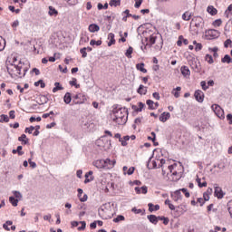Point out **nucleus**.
Returning a JSON list of instances; mask_svg holds the SVG:
<instances>
[{"label":"nucleus","instance_id":"4c0bfd02","mask_svg":"<svg viewBox=\"0 0 232 232\" xmlns=\"http://www.w3.org/2000/svg\"><path fill=\"white\" fill-rule=\"evenodd\" d=\"M110 6H121V0H111L109 3Z\"/></svg>","mask_w":232,"mask_h":232},{"label":"nucleus","instance_id":"72a5a7b5","mask_svg":"<svg viewBox=\"0 0 232 232\" xmlns=\"http://www.w3.org/2000/svg\"><path fill=\"white\" fill-rule=\"evenodd\" d=\"M147 106H149L150 110H157V107H155V102L151 100H147Z\"/></svg>","mask_w":232,"mask_h":232},{"label":"nucleus","instance_id":"c756f323","mask_svg":"<svg viewBox=\"0 0 232 232\" xmlns=\"http://www.w3.org/2000/svg\"><path fill=\"white\" fill-rule=\"evenodd\" d=\"M180 189L179 190H176L174 192V200L177 202L178 200H182V194L180 193Z\"/></svg>","mask_w":232,"mask_h":232},{"label":"nucleus","instance_id":"c03bdc74","mask_svg":"<svg viewBox=\"0 0 232 232\" xmlns=\"http://www.w3.org/2000/svg\"><path fill=\"white\" fill-rule=\"evenodd\" d=\"M34 86H40L41 88H45L46 83L43 80H39L38 82H34Z\"/></svg>","mask_w":232,"mask_h":232},{"label":"nucleus","instance_id":"bf43d9fd","mask_svg":"<svg viewBox=\"0 0 232 232\" xmlns=\"http://www.w3.org/2000/svg\"><path fill=\"white\" fill-rule=\"evenodd\" d=\"M41 117H37V118H35V117H34V116H32L30 119H29V121H30V122H35V121H37V122H41Z\"/></svg>","mask_w":232,"mask_h":232},{"label":"nucleus","instance_id":"6e6552de","mask_svg":"<svg viewBox=\"0 0 232 232\" xmlns=\"http://www.w3.org/2000/svg\"><path fill=\"white\" fill-rule=\"evenodd\" d=\"M115 164H117V160H103L104 169H113V168H115Z\"/></svg>","mask_w":232,"mask_h":232},{"label":"nucleus","instance_id":"aec40b11","mask_svg":"<svg viewBox=\"0 0 232 232\" xmlns=\"http://www.w3.org/2000/svg\"><path fill=\"white\" fill-rule=\"evenodd\" d=\"M49 15L57 17V15H59V11H57V9H55L53 6L50 5L49 6V12H48Z\"/></svg>","mask_w":232,"mask_h":232},{"label":"nucleus","instance_id":"f03ea898","mask_svg":"<svg viewBox=\"0 0 232 232\" xmlns=\"http://www.w3.org/2000/svg\"><path fill=\"white\" fill-rule=\"evenodd\" d=\"M112 121L118 126H124L128 122V109L120 108L113 111Z\"/></svg>","mask_w":232,"mask_h":232},{"label":"nucleus","instance_id":"a211bd4d","mask_svg":"<svg viewBox=\"0 0 232 232\" xmlns=\"http://www.w3.org/2000/svg\"><path fill=\"white\" fill-rule=\"evenodd\" d=\"M171 117V114L169 112H163L160 116V122H166Z\"/></svg>","mask_w":232,"mask_h":232},{"label":"nucleus","instance_id":"39448f33","mask_svg":"<svg viewBox=\"0 0 232 232\" xmlns=\"http://www.w3.org/2000/svg\"><path fill=\"white\" fill-rule=\"evenodd\" d=\"M88 101V96L82 92L76 93L72 96L73 104H84Z\"/></svg>","mask_w":232,"mask_h":232},{"label":"nucleus","instance_id":"69168bd1","mask_svg":"<svg viewBox=\"0 0 232 232\" xmlns=\"http://www.w3.org/2000/svg\"><path fill=\"white\" fill-rule=\"evenodd\" d=\"M17 26H19V20H15L12 24V28L15 29V28H17Z\"/></svg>","mask_w":232,"mask_h":232},{"label":"nucleus","instance_id":"7c9ffc66","mask_svg":"<svg viewBox=\"0 0 232 232\" xmlns=\"http://www.w3.org/2000/svg\"><path fill=\"white\" fill-rule=\"evenodd\" d=\"M180 90H182L181 87H177L176 89L172 90V95H174L176 99H179V97H180Z\"/></svg>","mask_w":232,"mask_h":232},{"label":"nucleus","instance_id":"4d7b16f0","mask_svg":"<svg viewBox=\"0 0 232 232\" xmlns=\"http://www.w3.org/2000/svg\"><path fill=\"white\" fill-rule=\"evenodd\" d=\"M88 41H90V38L87 36H83V37H81L80 44H84V43H88Z\"/></svg>","mask_w":232,"mask_h":232},{"label":"nucleus","instance_id":"e2e57ef3","mask_svg":"<svg viewBox=\"0 0 232 232\" xmlns=\"http://www.w3.org/2000/svg\"><path fill=\"white\" fill-rule=\"evenodd\" d=\"M134 172H135V167H130L127 170V175H133Z\"/></svg>","mask_w":232,"mask_h":232},{"label":"nucleus","instance_id":"5701e85b","mask_svg":"<svg viewBox=\"0 0 232 232\" xmlns=\"http://www.w3.org/2000/svg\"><path fill=\"white\" fill-rule=\"evenodd\" d=\"M149 211L150 213H153V211H159V209H160V206L159 205H153V203H149Z\"/></svg>","mask_w":232,"mask_h":232},{"label":"nucleus","instance_id":"49530a36","mask_svg":"<svg viewBox=\"0 0 232 232\" xmlns=\"http://www.w3.org/2000/svg\"><path fill=\"white\" fill-rule=\"evenodd\" d=\"M225 15H227V17H229V15H232V4L225 11Z\"/></svg>","mask_w":232,"mask_h":232},{"label":"nucleus","instance_id":"0e129e2a","mask_svg":"<svg viewBox=\"0 0 232 232\" xmlns=\"http://www.w3.org/2000/svg\"><path fill=\"white\" fill-rule=\"evenodd\" d=\"M182 39H184V36L183 35H179V40L177 42V45L178 46H182Z\"/></svg>","mask_w":232,"mask_h":232},{"label":"nucleus","instance_id":"79ce46f5","mask_svg":"<svg viewBox=\"0 0 232 232\" xmlns=\"http://www.w3.org/2000/svg\"><path fill=\"white\" fill-rule=\"evenodd\" d=\"M165 205L169 206V209H171V211H175V205L171 204V201L169 199L165 200Z\"/></svg>","mask_w":232,"mask_h":232},{"label":"nucleus","instance_id":"37998d69","mask_svg":"<svg viewBox=\"0 0 232 232\" xmlns=\"http://www.w3.org/2000/svg\"><path fill=\"white\" fill-rule=\"evenodd\" d=\"M14 222L8 220L3 225V227L5 229V231H10V227H8V226H12Z\"/></svg>","mask_w":232,"mask_h":232},{"label":"nucleus","instance_id":"f257e3e1","mask_svg":"<svg viewBox=\"0 0 232 232\" xmlns=\"http://www.w3.org/2000/svg\"><path fill=\"white\" fill-rule=\"evenodd\" d=\"M17 63V58H13V63L7 66V72L9 75L13 79H19L21 77H24L26 74V69L24 67V64L22 63H19V64L15 63Z\"/></svg>","mask_w":232,"mask_h":232},{"label":"nucleus","instance_id":"e433bc0d","mask_svg":"<svg viewBox=\"0 0 232 232\" xmlns=\"http://www.w3.org/2000/svg\"><path fill=\"white\" fill-rule=\"evenodd\" d=\"M9 202H11L12 206H14L15 208V207H17V204H19V199H16L14 197H10Z\"/></svg>","mask_w":232,"mask_h":232},{"label":"nucleus","instance_id":"13d9d810","mask_svg":"<svg viewBox=\"0 0 232 232\" xmlns=\"http://www.w3.org/2000/svg\"><path fill=\"white\" fill-rule=\"evenodd\" d=\"M200 85H201L202 90H204V91H206V90H208V88H209V86H208V83L206 82V81H202L200 82Z\"/></svg>","mask_w":232,"mask_h":232},{"label":"nucleus","instance_id":"f8f14e48","mask_svg":"<svg viewBox=\"0 0 232 232\" xmlns=\"http://www.w3.org/2000/svg\"><path fill=\"white\" fill-rule=\"evenodd\" d=\"M181 74L183 77H189L191 75V71H189V67L183 65L180 68Z\"/></svg>","mask_w":232,"mask_h":232},{"label":"nucleus","instance_id":"412c9836","mask_svg":"<svg viewBox=\"0 0 232 232\" xmlns=\"http://www.w3.org/2000/svg\"><path fill=\"white\" fill-rule=\"evenodd\" d=\"M196 182H198V188H207L208 182H206V179H201L200 178H197Z\"/></svg>","mask_w":232,"mask_h":232},{"label":"nucleus","instance_id":"c85d7f7f","mask_svg":"<svg viewBox=\"0 0 232 232\" xmlns=\"http://www.w3.org/2000/svg\"><path fill=\"white\" fill-rule=\"evenodd\" d=\"M19 142H22V144H28L29 140L26 138V134H22L21 137L18 138Z\"/></svg>","mask_w":232,"mask_h":232},{"label":"nucleus","instance_id":"6e6d98bb","mask_svg":"<svg viewBox=\"0 0 232 232\" xmlns=\"http://www.w3.org/2000/svg\"><path fill=\"white\" fill-rule=\"evenodd\" d=\"M160 220H163V224L165 226H168V224H169V219L168 218H164V217H159Z\"/></svg>","mask_w":232,"mask_h":232},{"label":"nucleus","instance_id":"3c124183","mask_svg":"<svg viewBox=\"0 0 232 232\" xmlns=\"http://www.w3.org/2000/svg\"><path fill=\"white\" fill-rule=\"evenodd\" d=\"M80 224H82V226L78 227V231H84L86 229V222L81 221Z\"/></svg>","mask_w":232,"mask_h":232},{"label":"nucleus","instance_id":"0eeeda50","mask_svg":"<svg viewBox=\"0 0 232 232\" xmlns=\"http://www.w3.org/2000/svg\"><path fill=\"white\" fill-rule=\"evenodd\" d=\"M211 109L217 115V117H218V119H221V121H223V119H226V115L224 114V109H222V107H220L218 104H213L211 106Z\"/></svg>","mask_w":232,"mask_h":232},{"label":"nucleus","instance_id":"6ab92c4d","mask_svg":"<svg viewBox=\"0 0 232 232\" xmlns=\"http://www.w3.org/2000/svg\"><path fill=\"white\" fill-rule=\"evenodd\" d=\"M146 64L144 63L136 64V69L139 70V72H141L142 73H148V70L144 68Z\"/></svg>","mask_w":232,"mask_h":232},{"label":"nucleus","instance_id":"864d4df0","mask_svg":"<svg viewBox=\"0 0 232 232\" xmlns=\"http://www.w3.org/2000/svg\"><path fill=\"white\" fill-rule=\"evenodd\" d=\"M17 154L21 157L24 155V151H23V146H18L16 149Z\"/></svg>","mask_w":232,"mask_h":232},{"label":"nucleus","instance_id":"052dcab7","mask_svg":"<svg viewBox=\"0 0 232 232\" xmlns=\"http://www.w3.org/2000/svg\"><path fill=\"white\" fill-rule=\"evenodd\" d=\"M231 44H232L231 39H227V40H226L225 43H224L225 48H229V46H231Z\"/></svg>","mask_w":232,"mask_h":232},{"label":"nucleus","instance_id":"ddd939ff","mask_svg":"<svg viewBox=\"0 0 232 232\" xmlns=\"http://www.w3.org/2000/svg\"><path fill=\"white\" fill-rule=\"evenodd\" d=\"M95 178L93 177V171L90 170L89 172H87L85 174V180H84V184H88L89 182L93 181Z\"/></svg>","mask_w":232,"mask_h":232},{"label":"nucleus","instance_id":"58836bf2","mask_svg":"<svg viewBox=\"0 0 232 232\" xmlns=\"http://www.w3.org/2000/svg\"><path fill=\"white\" fill-rule=\"evenodd\" d=\"M9 121H10V118H8V115L2 114L0 116V122H9Z\"/></svg>","mask_w":232,"mask_h":232},{"label":"nucleus","instance_id":"a878e982","mask_svg":"<svg viewBox=\"0 0 232 232\" xmlns=\"http://www.w3.org/2000/svg\"><path fill=\"white\" fill-rule=\"evenodd\" d=\"M148 219L150 220V222H151V224H158L159 222V217L157 218V216L155 215H149Z\"/></svg>","mask_w":232,"mask_h":232},{"label":"nucleus","instance_id":"1a4fd4ad","mask_svg":"<svg viewBox=\"0 0 232 232\" xmlns=\"http://www.w3.org/2000/svg\"><path fill=\"white\" fill-rule=\"evenodd\" d=\"M214 195L217 198H224V192L222 191V188L218 187V185L214 186Z\"/></svg>","mask_w":232,"mask_h":232},{"label":"nucleus","instance_id":"4be33fe9","mask_svg":"<svg viewBox=\"0 0 232 232\" xmlns=\"http://www.w3.org/2000/svg\"><path fill=\"white\" fill-rule=\"evenodd\" d=\"M108 39V46H112V44H115V34L113 33L109 34Z\"/></svg>","mask_w":232,"mask_h":232},{"label":"nucleus","instance_id":"09e8293b","mask_svg":"<svg viewBox=\"0 0 232 232\" xmlns=\"http://www.w3.org/2000/svg\"><path fill=\"white\" fill-rule=\"evenodd\" d=\"M34 130H35V127L30 126V127L25 128L24 132L32 135V133L34 132Z\"/></svg>","mask_w":232,"mask_h":232},{"label":"nucleus","instance_id":"5fc2aeb1","mask_svg":"<svg viewBox=\"0 0 232 232\" xmlns=\"http://www.w3.org/2000/svg\"><path fill=\"white\" fill-rule=\"evenodd\" d=\"M179 190L182 191V193H184L186 198H189L190 194H189V191H188V188H181Z\"/></svg>","mask_w":232,"mask_h":232},{"label":"nucleus","instance_id":"a18cd8bd","mask_svg":"<svg viewBox=\"0 0 232 232\" xmlns=\"http://www.w3.org/2000/svg\"><path fill=\"white\" fill-rule=\"evenodd\" d=\"M205 61H207V63H208V64H213V63H214L213 56H211L210 54H206Z\"/></svg>","mask_w":232,"mask_h":232},{"label":"nucleus","instance_id":"f704fd0d","mask_svg":"<svg viewBox=\"0 0 232 232\" xmlns=\"http://www.w3.org/2000/svg\"><path fill=\"white\" fill-rule=\"evenodd\" d=\"M133 53V47L130 46L126 53H125V56L128 58V59H131V54Z\"/></svg>","mask_w":232,"mask_h":232},{"label":"nucleus","instance_id":"20e7f679","mask_svg":"<svg viewBox=\"0 0 232 232\" xmlns=\"http://www.w3.org/2000/svg\"><path fill=\"white\" fill-rule=\"evenodd\" d=\"M169 170L173 177L172 180H179L180 177H182L183 169L180 165L179 166L177 165V163H174L173 165H169Z\"/></svg>","mask_w":232,"mask_h":232},{"label":"nucleus","instance_id":"dca6fc26","mask_svg":"<svg viewBox=\"0 0 232 232\" xmlns=\"http://www.w3.org/2000/svg\"><path fill=\"white\" fill-rule=\"evenodd\" d=\"M88 30L91 34H95V32H99V30H101V27L95 24H92L89 25Z\"/></svg>","mask_w":232,"mask_h":232},{"label":"nucleus","instance_id":"9d476101","mask_svg":"<svg viewBox=\"0 0 232 232\" xmlns=\"http://www.w3.org/2000/svg\"><path fill=\"white\" fill-rule=\"evenodd\" d=\"M194 97L198 102H204V92L200 90H198L194 93Z\"/></svg>","mask_w":232,"mask_h":232},{"label":"nucleus","instance_id":"de8ad7c7","mask_svg":"<svg viewBox=\"0 0 232 232\" xmlns=\"http://www.w3.org/2000/svg\"><path fill=\"white\" fill-rule=\"evenodd\" d=\"M208 50L209 52H213L214 57H218V53H217L218 52V47L209 48Z\"/></svg>","mask_w":232,"mask_h":232},{"label":"nucleus","instance_id":"9b49d317","mask_svg":"<svg viewBox=\"0 0 232 232\" xmlns=\"http://www.w3.org/2000/svg\"><path fill=\"white\" fill-rule=\"evenodd\" d=\"M92 165L97 168V169H104V160H96L92 162Z\"/></svg>","mask_w":232,"mask_h":232},{"label":"nucleus","instance_id":"338daca9","mask_svg":"<svg viewBox=\"0 0 232 232\" xmlns=\"http://www.w3.org/2000/svg\"><path fill=\"white\" fill-rule=\"evenodd\" d=\"M195 50L196 52H200L202 50V44H197Z\"/></svg>","mask_w":232,"mask_h":232},{"label":"nucleus","instance_id":"473e14b6","mask_svg":"<svg viewBox=\"0 0 232 232\" xmlns=\"http://www.w3.org/2000/svg\"><path fill=\"white\" fill-rule=\"evenodd\" d=\"M138 106H139V107H137V106H134V107H133L134 111H142V110H144L145 104L140 102L138 103Z\"/></svg>","mask_w":232,"mask_h":232},{"label":"nucleus","instance_id":"b1692460","mask_svg":"<svg viewBox=\"0 0 232 232\" xmlns=\"http://www.w3.org/2000/svg\"><path fill=\"white\" fill-rule=\"evenodd\" d=\"M62 90H64V87H63V85L60 82H56L53 89V93H57V92Z\"/></svg>","mask_w":232,"mask_h":232},{"label":"nucleus","instance_id":"603ef678","mask_svg":"<svg viewBox=\"0 0 232 232\" xmlns=\"http://www.w3.org/2000/svg\"><path fill=\"white\" fill-rule=\"evenodd\" d=\"M213 26L217 27V26H221L222 25V20L221 19H218V20H215L213 23H212Z\"/></svg>","mask_w":232,"mask_h":232},{"label":"nucleus","instance_id":"a19ab883","mask_svg":"<svg viewBox=\"0 0 232 232\" xmlns=\"http://www.w3.org/2000/svg\"><path fill=\"white\" fill-rule=\"evenodd\" d=\"M90 44L91 46H101V44H102V41L101 40H98V41H95V40H91L90 42Z\"/></svg>","mask_w":232,"mask_h":232},{"label":"nucleus","instance_id":"ea45409f","mask_svg":"<svg viewBox=\"0 0 232 232\" xmlns=\"http://www.w3.org/2000/svg\"><path fill=\"white\" fill-rule=\"evenodd\" d=\"M124 220H126V218H124V216L122 215H119L117 216V218L113 219V222L118 223V222H122Z\"/></svg>","mask_w":232,"mask_h":232},{"label":"nucleus","instance_id":"680f3d73","mask_svg":"<svg viewBox=\"0 0 232 232\" xmlns=\"http://www.w3.org/2000/svg\"><path fill=\"white\" fill-rule=\"evenodd\" d=\"M135 1V8H140V5H142L143 0H134Z\"/></svg>","mask_w":232,"mask_h":232},{"label":"nucleus","instance_id":"774afa93","mask_svg":"<svg viewBox=\"0 0 232 232\" xmlns=\"http://www.w3.org/2000/svg\"><path fill=\"white\" fill-rule=\"evenodd\" d=\"M227 121H228V124H232V114L227 115Z\"/></svg>","mask_w":232,"mask_h":232},{"label":"nucleus","instance_id":"4468645a","mask_svg":"<svg viewBox=\"0 0 232 232\" xmlns=\"http://www.w3.org/2000/svg\"><path fill=\"white\" fill-rule=\"evenodd\" d=\"M191 17H193V13L189 12V11H186L182 16L181 19L183 21H191Z\"/></svg>","mask_w":232,"mask_h":232},{"label":"nucleus","instance_id":"423d86ee","mask_svg":"<svg viewBox=\"0 0 232 232\" xmlns=\"http://www.w3.org/2000/svg\"><path fill=\"white\" fill-rule=\"evenodd\" d=\"M205 37L208 41H211L213 39H218V37H220V32L215 29H208L205 32Z\"/></svg>","mask_w":232,"mask_h":232},{"label":"nucleus","instance_id":"2eb2a0df","mask_svg":"<svg viewBox=\"0 0 232 232\" xmlns=\"http://www.w3.org/2000/svg\"><path fill=\"white\" fill-rule=\"evenodd\" d=\"M207 12L210 15H217L218 14V10H217V8H215V6L213 5H208L207 8Z\"/></svg>","mask_w":232,"mask_h":232},{"label":"nucleus","instance_id":"bb28decb","mask_svg":"<svg viewBox=\"0 0 232 232\" xmlns=\"http://www.w3.org/2000/svg\"><path fill=\"white\" fill-rule=\"evenodd\" d=\"M157 42V34H151L149 38V46H153L155 43Z\"/></svg>","mask_w":232,"mask_h":232},{"label":"nucleus","instance_id":"c9c22d12","mask_svg":"<svg viewBox=\"0 0 232 232\" xmlns=\"http://www.w3.org/2000/svg\"><path fill=\"white\" fill-rule=\"evenodd\" d=\"M148 140H152V142H154V146H159V142H155V140H156L155 132H151V136L148 137Z\"/></svg>","mask_w":232,"mask_h":232},{"label":"nucleus","instance_id":"cd10ccee","mask_svg":"<svg viewBox=\"0 0 232 232\" xmlns=\"http://www.w3.org/2000/svg\"><path fill=\"white\" fill-rule=\"evenodd\" d=\"M221 63H227V64H231V63H232L231 56H229V54H226V55L221 59Z\"/></svg>","mask_w":232,"mask_h":232},{"label":"nucleus","instance_id":"8fccbe9b","mask_svg":"<svg viewBox=\"0 0 232 232\" xmlns=\"http://www.w3.org/2000/svg\"><path fill=\"white\" fill-rule=\"evenodd\" d=\"M80 53H82V57L84 59L88 57V53H86V47H83L80 50Z\"/></svg>","mask_w":232,"mask_h":232},{"label":"nucleus","instance_id":"7ed1b4c3","mask_svg":"<svg viewBox=\"0 0 232 232\" xmlns=\"http://www.w3.org/2000/svg\"><path fill=\"white\" fill-rule=\"evenodd\" d=\"M189 30L194 35H198L200 30H204V18L194 16L189 24Z\"/></svg>","mask_w":232,"mask_h":232},{"label":"nucleus","instance_id":"2f4dec72","mask_svg":"<svg viewBox=\"0 0 232 232\" xmlns=\"http://www.w3.org/2000/svg\"><path fill=\"white\" fill-rule=\"evenodd\" d=\"M114 139H119V141L121 143V146H128V142L124 141V140H122V137H121V133H116L114 135Z\"/></svg>","mask_w":232,"mask_h":232},{"label":"nucleus","instance_id":"f3484780","mask_svg":"<svg viewBox=\"0 0 232 232\" xmlns=\"http://www.w3.org/2000/svg\"><path fill=\"white\" fill-rule=\"evenodd\" d=\"M137 92L140 94V95H146V93H148V87L140 84V87L138 88L137 90Z\"/></svg>","mask_w":232,"mask_h":232},{"label":"nucleus","instance_id":"393cba45","mask_svg":"<svg viewBox=\"0 0 232 232\" xmlns=\"http://www.w3.org/2000/svg\"><path fill=\"white\" fill-rule=\"evenodd\" d=\"M72 99H73V97H72V93L66 92L63 96V102L70 104V102H72Z\"/></svg>","mask_w":232,"mask_h":232}]
</instances>
